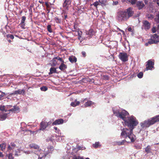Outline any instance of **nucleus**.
Here are the masks:
<instances>
[{
    "label": "nucleus",
    "mask_w": 159,
    "mask_h": 159,
    "mask_svg": "<svg viewBox=\"0 0 159 159\" xmlns=\"http://www.w3.org/2000/svg\"><path fill=\"white\" fill-rule=\"evenodd\" d=\"M30 147L31 148H33L34 149H39V146L35 144L31 143L30 145Z\"/></svg>",
    "instance_id": "4be33fe9"
},
{
    "label": "nucleus",
    "mask_w": 159,
    "mask_h": 159,
    "mask_svg": "<svg viewBox=\"0 0 159 159\" xmlns=\"http://www.w3.org/2000/svg\"><path fill=\"white\" fill-rule=\"evenodd\" d=\"M126 142H127L126 141L125 139H124V140H122L121 142H120V141L117 142H116V143L118 145H124V143Z\"/></svg>",
    "instance_id": "bb28decb"
},
{
    "label": "nucleus",
    "mask_w": 159,
    "mask_h": 159,
    "mask_svg": "<svg viewBox=\"0 0 159 159\" xmlns=\"http://www.w3.org/2000/svg\"><path fill=\"white\" fill-rule=\"evenodd\" d=\"M80 102L79 101H77L76 100L74 102H71L70 105L73 107H75L80 105Z\"/></svg>",
    "instance_id": "412c9836"
},
{
    "label": "nucleus",
    "mask_w": 159,
    "mask_h": 159,
    "mask_svg": "<svg viewBox=\"0 0 159 159\" xmlns=\"http://www.w3.org/2000/svg\"><path fill=\"white\" fill-rule=\"evenodd\" d=\"M8 150H11L12 149V148L11 147L10 145H9L8 146Z\"/></svg>",
    "instance_id": "603ef678"
},
{
    "label": "nucleus",
    "mask_w": 159,
    "mask_h": 159,
    "mask_svg": "<svg viewBox=\"0 0 159 159\" xmlns=\"http://www.w3.org/2000/svg\"><path fill=\"white\" fill-rule=\"evenodd\" d=\"M40 89L42 91H45L47 90L48 88L46 86H43L40 88Z\"/></svg>",
    "instance_id": "2f4dec72"
},
{
    "label": "nucleus",
    "mask_w": 159,
    "mask_h": 159,
    "mask_svg": "<svg viewBox=\"0 0 159 159\" xmlns=\"http://www.w3.org/2000/svg\"><path fill=\"white\" fill-rule=\"evenodd\" d=\"M154 60H149L147 62L146 64V68L145 70H152L154 68Z\"/></svg>",
    "instance_id": "6e6552de"
},
{
    "label": "nucleus",
    "mask_w": 159,
    "mask_h": 159,
    "mask_svg": "<svg viewBox=\"0 0 159 159\" xmlns=\"http://www.w3.org/2000/svg\"><path fill=\"white\" fill-rule=\"evenodd\" d=\"M74 28L75 30H73V31H75V30H77V26L75 25H75H74Z\"/></svg>",
    "instance_id": "5fc2aeb1"
},
{
    "label": "nucleus",
    "mask_w": 159,
    "mask_h": 159,
    "mask_svg": "<svg viewBox=\"0 0 159 159\" xmlns=\"http://www.w3.org/2000/svg\"><path fill=\"white\" fill-rule=\"evenodd\" d=\"M71 2V0H65L63 6L66 7V9H68L69 6Z\"/></svg>",
    "instance_id": "ddd939ff"
},
{
    "label": "nucleus",
    "mask_w": 159,
    "mask_h": 159,
    "mask_svg": "<svg viewBox=\"0 0 159 159\" xmlns=\"http://www.w3.org/2000/svg\"><path fill=\"white\" fill-rule=\"evenodd\" d=\"M53 128L56 130V132L59 133L60 132V130L57 127L55 126L53 127Z\"/></svg>",
    "instance_id": "37998d69"
},
{
    "label": "nucleus",
    "mask_w": 159,
    "mask_h": 159,
    "mask_svg": "<svg viewBox=\"0 0 159 159\" xmlns=\"http://www.w3.org/2000/svg\"><path fill=\"white\" fill-rule=\"evenodd\" d=\"M6 145L5 143H3L2 144H0V148L3 151L5 150L6 148Z\"/></svg>",
    "instance_id": "393cba45"
},
{
    "label": "nucleus",
    "mask_w": 159,
    "mask_h": 159,
    "mask_svg": "<svg viewBox=\"0 0 159 159\" xmlns=\"http://www.w3.org/2000/svg\"><path fill=\"white\" fill-rule=\"evenodd\" d=\"M11 146L13 148H15V146H16V144L14 143H11Z\"/></svg>",
    "instance_id": "09e8293b"
},
{
    "label": "nucleus",
    "mask_w": 159,
    "mask_h": 159,
    "mask_svg": "<svg viewBox=\"0 0 159 159\" xmlns=\"http://www.w3.org/2000/svg\"><path fill=\"white\" fill-rule=\"evenodd\" d=\"M99 2L101 5H105L106 1L104 0H99Z\"/></svg>",
    "instance_id": "58836bf2"
},
{
    "label": "nucleus",
    "mask_w": 159,
    "mask_h": 159,
    "mask_svg": "<svg viewBox=\"0 0 159 159\" xmlns=\"http://www.w3.org/2000/svg\"><path fill=\"white\" fill-rule=\"evenodd\" d=\"M64 61L63 60V62H61V63L59 67V69L62 71H64L67 68V66L64 64Z\"/></svg>",
    "instance_id": "4468645a"
},
{
    "label": "nucleus",
    "mask_w": 159,
    "mask_h": 159,
    "mask_svg": "<svg viewBox=\"0 0 159 159\" xmlns=\"http://www.w3.org/2000/svg\"><path fill=\"white\" fill-rule=\"evenodd\" d=\"M64 122V120L61 118L59 119H58L56 120L54 122H53L52 125H60L62 124Z\"/></svg>",
    "instance_id": "f8f14e48"
},
{
    "label": "nucleus",
    "mask_w": 159,
    "mask_h": 159,
    "mask_svg": "<svg viewBox=\"0 0 159 159\" xmlns=\"http://www.w3.org/2000/svg\"><path fill=\"white\" fill-rule=\"evenodd\" d=\"M25 91L24 89H19L17 91H16L12 93L13 94H25Z\"/></svg>",
    "instance_id": "dca6fc26"
},
{
    "label": "nucleus",
    "mask_w": 159,
    "mask_h": 159,
    "mask_svg": "<svg viewBox=\"0 0 159 159\" xmlns=\"http://www.w3.org/2000/svg\"><path fill=\"white\" fill-rule=\"evenodd\" d=\"M158 18L159 19V14L158 15Z\"/></svg>",
    "instance_id": "69168bd1"
},
{
    "label": "nucleus",
    "mask_w": 159,
    "mask_h": 159,
    "mask_svg": "<svg viewBox=\"0 0 159 159\" xmlns=\"http://www.w3.org/2000/svg\"><path fill=\"white\" fill-rule=\"evenodd\" d=\"M149 44V43H148V42L146 43L145 44V45L146 46H148V44Z\"/></svg>",
    "instance_id": "052dcab7"
},
{
    "label": "nucleus",
    "mask_w": 159,
    "mask_h": 159,
    "mask_svg": "<svg viewBox=\"0 0 159 159\" xmlns=\"http://www.w3.org/2000/svg\"><path fill=\"white\" fill-rule=\"evenodd\" d=\"M55 21L58 24H61V19L57 17H55L54 19Z\"/></svg>",
    "instance_id": "a878e982"
},
{
    "label": "nucleus",
    "mask_w": 159,
    "mask_h": 159,
    "mask_svg": "<svg viewBox=\"0 0 159 159\" xmlns=\"http://www.w3.org/2000/svg\"><path fill=\"white\" fill-rule=\"evenodd\" d=\"M26 17L25 16H23L21 18V23H25V22L26 20Z\"/></svg>",
    "instance_id": "4c0bfd02"
},
{
    "label": "nucleus",
    "mask_w": 159,
    "mask_h": 159,
    "mask_svg": "<svg viewBox=\"0 0 159 159\" xmlns=\"http://www.w3.org/2000/svg\"><path fill=\"white\" fill-rule=\"evenodd\" d=\"M113 112L116 116L122 119L124 121L126 120L129 116V113L125 110H122L121 112H116L115 111H113Z\"/></svg>",
    "instance_id": "39448f33"
},
{
    "label": "nucleus",
    "mask_w": 159,
    "mask_h": 159,
    "mask_svg": "<svg viewBox=\"0 0 159 159\" xmlns=\"http://www.w3.org/2000/svg\"><path fill=\"white\" fill-rule=\"evenodd\" d=\"M4 106H0V110L1 109H5Z\"/></svg>",
    "instance_id": "864d4df0"
},
{
    "label": "nucleus",
    "mask_w": 159,
    "mask_h": 159,
    "mask_svg": "<svg viewBox=\"0 0 159 159\" xmlns=\"http://www.w3.org/2000/svg\"><path fill=\"white\" fill-rule=\"evenodd\" d=\"M82 54L84 57H85L86 56V54L85 52L82 51L81 52Z\"/></svg>",
    "instance_id": "49530a36"
},
{
    "label": "nucleus",
    "mask_w": 159,
    "mask_h": 159,
    "mask_svg": "<svg viewBox=\"0 0 159 159\" xmlns=\"http://www.w3.org/2000/svg\"><path fill=\"white\" fill-rule=\"evenodd\" d=\"M51 27V25H48L47 26V30L50 33H52V32Z\"/></svg>",
    "instance_id": "c756f323"
},
{
    "label": "nucleus",
    "mask_w": 159,
    "mask_h": 159,
    "mask_svg": "<svg viewBox=\"0 0 159 159\" xmlns=\"http://www.w3.org/2000/svg\"><path fill=\"white\" fill-rule=\"evenodd\" d=\"M67 17V16L66 15H64V18L66 19Z\"/></svg>",
    "instance_id": "13d9d810"
},
{
    "label": "nucleus",
    "mask_w": 159,
    "mask_h": 159,
    "mask_svg": "<svg viewBox=\"0 0 159 159\" xmlns=\"http://www.w3.org/2000/svg\"><path fill=\"white\" fill-rule=\"evenodd\" d=\"M95 32L92 29H90L86 32V34L90 37L92 36L95 34Z\"/></svg>",
    "instance_id": "a211bd4d"
},
{
    "label": "nucleus",
    "mask_w": 159,
    "mask_h": 159,
    "mask_svg": "<svg viewBox=\"0 0 159 159\" xmlns=\"http://www.w3.org/2000/svg\"><path fill=\"white\" fill-rule=\"evenodd\" d=\"M134 14L133 8L130 7L124 11H119L117 13V18L119 21H126Z\"/></svg>",
    "instance_id": "f257e3e1"
},
{
    "label": "nucleus",
    "mask_w": 159,
    "mask_h": 159,
    "mask_svg": "<svg viewBox=\"0 0 159 159\" xmlns=\"http://www.w3.org/2000/svg\"><path fill=\"white\" fill-rule=\"evenodd\" d=\"M78 34L79 37H81L82 34V32L81 31H79L78 32Z\"/></svg>",
    "instance_id": "de8ad7c7"
},
{
    "label": "nucleus",
    "mask_w": 159,
    "mask_h": 159,
    "mask_svg": "<svg viewBox=\"0 0 159 159\" xmlns=\"http://www.w3.org/2000/svg\"><path fill=\"white\" fill-rule=\"evenodd\" d=\"M152 31L153 33H155L156 32V28L155 27H153L152 29Z\"/></svg>",
    "instance_id": "a18cd8bd"
},
{
    "label": "nucleus",
    "mask_w": 159,
    "mask_h": 159,
    "mask_svg": "<svg viewBox=\"0 0 159 159\" xmlns=\"http://www.w3.org/2000/svg\"><path fill=\"white\" fill-rule=\"evenodd\" d=\"M148 43H149L150 44H152L153 43H156L155 42V41H153L152 39H151V38L148 41Z\"/></svg>",
    "instance_id": "473e14b6"
},
{
    "label": "nucleus",
    "mask_w": 159,
    "mask_h": 159,
    "mask_svg": "<svg viewBox=\"0 0 159 159\" xmlns=\"http://www.w3.org/2000/svg\"><path fill=\"white\" fill-rule=\"evenodd\" d=\"M3 112H7V113H4L1 115L0 117V120H5L7 117L8 114H9L11 112L12 113H18L19 112V110H2Z\"/></svg>",
    "instance_id": "423d86ee"
},
{
    "label": "nucleus",
    "mask_w": 159,
    "mask_h": 159,
    "mask_svg": "<svg viewBox=\"0 0 159 159\" xmlns=\"http://www.w3.org/2000/svg\"><path fill=\"white\" fill-rule=\"evenodd\" d=\"M8 159H13L14 157L12 156V154L11 153H9L7 155Z\"/></svg>",
    "instance_id": "c9c22d12"
},
{
    "label": "nucleus",
    "mask_w": 159,
    "mask_h": 159,
    "mask_svg": "<svg viewBox=\"0 0 159 159\" xmlns=\"http://www.w3.org/2000/svg\"><path fill=\"white\" fill-rule=\"evenodd\" d=\"M73 159H84V158L80 156H74Z\"/></svg>",
    "instance_id": "a19ab883"
},
{
    "label": "nucleus",
    "mask_w": 159,
    "mask_h": 159,
    "mask_svg": "<svg viewBox=\"0 0 159 159\" xmlns=\"http://www.w3.org/2000/svg\"><path fill=\"white\" fill-rule=\"evenodd\" d=\"M137 1V0H129V2L131 4L133 5Z\"/></svg>",
    "instance_id": "e433bc0d"
},
{
    "label": "nucleus",
    "mask_w": 159,
    "mask_h": 159,
    "mask_svg": "<svg viewBox=\"0 0 159 159\" xmlns=\"http://www.w3.org/2000/svg\"><path fill=\"white\" fill-rule=\"evenodd\" d=\"M20 26L21 28L23 29H25V23H20Z\"/></svg>",
    "instance_id": "ea45409f"
},
{
    "label": "nucleus",
    "mask_w": 159,
    "mask_h": 159,
    "mask_svg": "<svg viewBox=\"0 0 159 159\" xmlns=\"http://www.w3.org/2000/svg\"><path fill=\"white\" fill-rule=\"evenodd\" d=\"M6 37L7 38H10L11 39H13L14 38V36L11 34H8L7 35Z\"/></svg>",
    "instance_id": "72a5a7b5"
},
{
    "label": "nucleus",
    "mask_w": 159,
    "mask_h": 159,
    "mask_svg": "<svg viewBox=\"0 0 159 159\" xmlns=\"http://www.w3.org/2000/svg\"><path fill=\"white\" fill-rule=\"evenodd\" d=\"M137 7L139 9H142L144 6V4L142 1H138L136 3Z\"/></svg>",
    "instance_id": "f3484780"
},
{
    "label": "nucleus",
    "mask_w": 159,
    "mask_h": 159,
    "mask_svg": "<svg viewBox=\"0 0 159 159\" xmlns=\"http://www.w3.org/2000/svg\"><path fill=\"white\" fill-rule=\"evenodd\" d=\"M39 3H41V4L43 3H44V2L42 1H41L40 0L39 1Z\"/></svg>",
    "instance_id": "bf43d9fd"
},
{
    "label": "nucleus",
    "mask_w": 159,
    "mask_h": 159,
    "mask_svg": "<svg viewBox=\"0 0 159 159\" xmlns=\"http://www.w3.org/2000/svg\"><path fill=\"white\" fill-rule=\"evenodd\" d=\"M8 41L9 42H11V40H8Z\"/></svg>",
    "instance_id": "0e129e2a"
},
{
    "label": "nucleus",
    "mask_w": 159,
    "mask_h": 159,
    "mask_svg": "<svg viewBox=\"0 0 159 159\" xmlns=\"http://www.w3.org/2000/svg\"><path fill=\"white\" fill-rule=\"evenodd\" d=\"M77 149L78 150H84L85 149V148L83 147H81L79 145L77 146Z\"/></svg>",
    "instance_id": "f704fd0d"
},
{
    "label": "nucleus",
    "mask_w": 159,
    "mask_h": 159,
    "mask_svg": "<svg viewBox=\"0 0 159 159\" xmlns=\"http://www.w3.org/2000/svg\"><path fill=\"white\" fill-rule=\"evenodd\" d=\"M158 29H159V24L158 25Z\"/></svg>",
    "instance_id": "774afa93"
},
{
    "label": "nucleus",
    "mask_w": 159,
    "mask_h": 159,
    "mask_svg": "<svg viewBox=\"0 0 159 159\" xmlns=\"http://www.w3.org/2000/svg\"><path fill=\"white\" fill-rule=\"evenodd\" d=\"M92 146L93 147L95 148H97L100 146L99 145V142H96L95 143L93 144Z\"/></svg>",
    "instance_id": "cd10ccee"
},
{
    "label": "nucleus",
    "mask_w": 159,
    "mask_h": 159,
    "mask_svg": "<svg viewBox=\"0 0 159 159\" xmlns=\"http://www.w3.org/2000/svg\"><path fill=\"white\" fill-rule=\"evenodd\" d=\"M69 61L71 63H75L77 61V58L74 56L70 57L69 58Z\"/></svg>",
    "instance_id": "6ab92c4d"
},
{
    "label": "nucleus",
    "mask_w": 159,
    "mask_h": 159,
    "mask_svg": "<svg viewBox=\"0 0 159 159\" xmlns=\"http://www.w3.org/2000/svg\"><path fill=\"white\" fill-rule=\"evenodd\" d=\"M151 146L150 145H148L145 149V151L147 153L151 152Z\"/></svg>",
    "instance_id": "b1692460"
},
{
    "label": "nucleus",
    "mask_w": 159,
    "mask_h": 159,
    "mask_svg": "<svg viewBox=\"0 0 159 159\" xmlns=\"http://www.w3.org/2000/svg\"><path fill=\"white\" fill-rule=\"evenodd\" d=\"M45 4L46 7L47 8H50V5L48 4V2H45Z\"/></svg>",
    "instance_id": "c03bdc74"
},
{
    "label": "nucleus",
    "mask_w": 159,
    "mask_h": 159,
    "mask_svg": "<svg viewBox=\"0 0 159 159\" xmlns=\"http://www.w3.org/2000/svg\"><path fill=\"white\" fill-rule=\"evenodd\" d=\"M47 10L48 11V13H49L50 11V8H47Z\"/></svg>",
    "instance_id": "4d7b16f0"
},
{
    "label": "nucleus",
    "mask_w": 159,
    "mask_h": 159,
    "mask_svg": "<svg viewBox=\"0 0 159 159\" xmlns=\"http://www.w3.org/2000/svg\"><path fill=\"white\" fill-rule=\"evenodd\" d=\"M58 60L61 62H63V59L59 57H57L53 58L51 60V63H50L51 66L53 67L57 65H58L59 64L58 62Z\"/></svg>",
    "instance_id": "0eeeda50"
},
{
    "label": "nucleus",
    "mask_w": 159,
    "mask_h": 159,
    "mask_svg": "<svg viewBox=\"0 0 159 159\" xmlns=\"http://www.w3.org/2000/svg\"><path fill=\"white\" fill-rule=\"evenodd\" d=\"M133 129L129 128H124L122 130V132L120 134V137L125 139L128 137L130 139L131 142H133L135 140L136 136L133 134Z\"/></svg>",
    "instance_id": "f03ea898"
},
{
    "label": "nucleus",
    "mask_w": 159,
    "mask_h": 159,
    "mask_svg": "<svg viewBox=\"0 0 159 159\" xmlns=\"http://www.w3.org/2000/svg\"><path fill=\"white\" fill-rule=\"evenodd\" d=\"M5 93L0 91V100H2L3 99V98L5 96Z\"/></svg>",
    "instance_id": "c85d7f7f"
},
{
    "label": "nucleus",
    "mask_w": 159,
    "mask_h": 159,
    "mask_svg": "<svg viewBox=\"0 0 159 159\" xmlns=\"http://www.w3.org/2000/svg\"><path fill=\"white\" fill-rule=\"evenodd\" d=\"M159 36L156 34H154L152 35L151 37V39H152L153 41H155V42L156 43L159 42V40H158Z\"/></svg>",
    "instance_id": "2eb2a0df"
},
{
    "label": "nucleus",
    "mask_w": 159,
    "mask_h": 159,
    "mask_svg": "<svg viewBox=\"0 0 159 159\" xmlns=\"http://www.w3.org/2000/svg\"><path fill=\"white\" fill-rule=\"evenodd\" d=\"M4 157L2 153L0 152V158H2Z\"/></svg>",
    "instance_id": "3c124183"
},
{
    "label": "nucleus",
    "mask_w": 159,
    "mask_h": 159,
    "mask_svg": "<svg viewBox=\"0 0 159 159\" xmlns=\"http://www.w3.org/2000/svg\"><path fill=\"white\" fill-rule=\"evenodd\" d=\"M115 4H117L118 3V2H115Z\"/></svg>",
    "instance_id": "e2e57ef3"
},
{
    "label": "nucleus",
    "mask_w": 159,
    "mask_h": 159,
    "mask_svg": "<svg viewBox=\"0 0 159 159\" xmlns=\"http://www.w3.org/2000/svg\"><path fill=\"white\" fill-rule=\"evenodd\" d=\"M128 30L129 31H131L132 30V29L131 27H129V28H128Z\"/></svg>",
    "instance_id": "6e6d98bb"
},
{
    "label": "nucleus",
    "mask_w": 159,
    "mask_h": 159,
    "mask_svg": "<svg viewBox=\"0 0 159 159\" xmlns=\"http://www.w3.org/2000/svg\"><path fill=\"white\" fill-rule=\"evenodd\" d=\"M49 122H47L45 121H42L40 123V128L39 130L43 131L45 130V129L49 125Z\"/></svg>",
    "instance_id": "9b49d317"
},
{
    "label": "nucleus",
    "mask_w": 159,
    "mask_h": 159,
    "mask_svg": "<svg viewBox=\"0 0 159 159\" xmlns=\"http://www.w3.org/2000/svg\"><path fill=\"white\" fill-rule=\"evenodd\" d=\"M158 122H159V115L140 123V125L143 128H146Z\"/></svg>",
    "instance_id": "7ed1b4c3"
},
{
    "label": "nucleus",
    "mask_w": 159,
    "mask_h": 159,
    "mask_svg": "<svg viewBox=\"0 0 159 159\" xmlns=\"http://www.w3.org/2000/svg\"><path fill=\"white\" fill-rule=\"evenodd\" d=\"M125 125L128 126L129 128L133 129L137 126L139 122L135 117L133 116H129L124 121Z\"/></svg>",
    "instance_id": "20e7f679"
},
{
    "label": "nucleus",
    "mask_w": 159,
    "mask_h": 159,
    "mask_svg": "<svg viewBox=\"0 0 159 159\" xmlns=\"http://www.w3.org/2000/svg\"><path fill=\"white\" fill-rule=\"evenodd\" d=\"M143 73L140 72H139L137 75V76L139 78H141L143 77Z\"/></svg>",
    "instance_id": "7c9ffc66"
},
{
    "label": "nucleus",
    "mask_w": 159,
    "mask_h": 159,
    "mask_svg": "<svg viewBox=\"0 0 159 159\" xmlns=\"http://www.w3.org/2000/svg\"><path fill=\"white\" fill-rule=\"evenodd\" d=\"M142 28L147 31L150 28L151 23L147 20H143L142 22Z\"/></svg>",
    "instance_id": "1a4fd4ad"
},
{
    "label": "nucleus",
    "mask_w": 159,
    "mask_h": 159,
    "mask_svg": "<svg viewBox=\"0 0 159 159\" xmlns=\"http://www.w3.org/2000/svg\"><path fill=\"white\" fill-rule=\"evenodd\" d=\"M94 104V102L91 101H88L84 104V106L85 107H89Z\"/></svg>",
    "instance_id": "aec40b11"
},
{
    "label": "nucleus",
    "mask_w": 159,
    "mask_h": 159,
    "mask_svg": "<svg viewBox=\"0 0 159 159\" xmlns=\"http://www.w3.org/2000/svg\"><path fill=\"white\" fill-rule=\"evenodd\" d=\"M153 1L156 2L157 4L159 6V0H153Z\"/></svg>",
    "instance_id": "8fccbe9b"
},
{
    "label": "nucleus",
    "mask_w": 159,
    "mask_h": 159,
    "mask_svg": "<svg viewBox=\"0 0 159 159\" xmlns=\"http://www.w3.org/2000/svg\"><path fill=\"white\" fill-rule=\"evenodd\" d=\"M85 159H89V158L87 157V158H85Z\"/></svg>",
    "instance_id": "338daca9"
},
{
    "label": "nucleus",
    "mask_w": 159,
    "mask_h": 159,
    "mask_svg": "<svg viewBox=\"0 0 159 159\" xmlns=\"http://www.w3.org/2000/svg\"><path fill=\"white\" fill-rule=\"evenodd\" d=\"M86 99L85 98V99L83 101H81V102H82V103H84V101L85 100H86Z\"/></svg>",
    "instance_id": "680f3d73"
},
{
    "label": "nucleus",
    "mask_w": 159,
    "mask_h": 159,
    "mask_svg": "<svg viewBox=\"0 0 159 159\" xmlns=\"http://www.w3.org/2000/svg\"><path fill=\"white\" fill-rule=\"evenodd\" d=\"M57 68L54 67H51L50 69V72L49 73V75H51L54 73H57Z\"/></svg>",
    "instance_id": "5701e85b"
},
{
    "label": "nucleus",
    "mask_w": 159,
    "mask_h": 159,
    "mask_svg": "<svg viewBox=\"0 0 159 159\" xmlns=\"http://www.w3.org/2000/svg\"><path fill=\"white\" fill-rule=\"evenodd\" d=\"M119 57L123 62H125L128 60V56L126 53H120Z\"/></svg>",
    "instance_id": "9d476101"
},
{
    "label": "nucleus",
    "mask_w": 159,
    "mask_h": 159,
    "mask_svg": "<svg viewBox=\"0 0 159 159\" xmlns=\"http://www.w3.org/2000/svg\"><path fill=\"white\" fill-rule=\"evenodd\" d=\"M99 2L98 1H96L93 4V5L95 7H97L98 5H99Z\"/></svg>",
    "instance_id": "79ce46f5"
}]
</instances>
